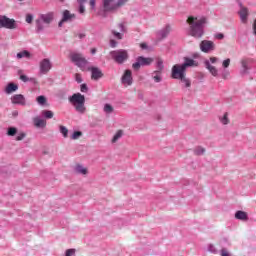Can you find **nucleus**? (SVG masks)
Wrapping results in <instances>:
<instances>
[{
    "mask_svg": "<svg viewBox=\"0 0 256 256\" xmlns=\"http://www.w3.org/2000/svg\"><path fill=\"white\" fill-rule=\"evenodd\" d=\"M91 53H92V55H95V53H97V49L96 48H92L91 49Z\"/></svg>",
    "mask_w": 256,
    "mask_h": 256,
    "instance_id": "6e6d98bb",
    "label": "nucleus"
},
{
    "mask_svg": "<svg viewBox=\"0 0 256 256\" xmlns=\"http://www.w3.org/2000/svg\"><path fill=\"white\" fill-rule=\"evenodd\" d=\"M200 49L203 53H211V51H215V43L209 40H203L200 43Z\"/></svg>",
    "mask_w": 256,
    "mask_h": 256,
    "instance_id": "6e6552de",
    "label": "nucleus"
},
{
    "mask_svg": "<svg viewBox=\"0 0 256 256\" xmlns=\"http://www.w3.org/2000/svg\"><path fill=\"white\" fill-rule=\"evenodd\" d=\"M90 7H95V0H90Z\"/></svg>",
    "mask_w": 256,
    "mask_h": 256,
    "instance_id": "864d4df0",
    "label": "nucleus"
},
{
    "mask_svg": "<svg viewBox=\"0 0 256 256\" xmlns=\"http://www.w3.org/2000/svg\"><path fill=\"white\" fill-rule=\"evenodd\" d=\"M208 61H209L210 65H211V63L215 64V63H217V61H219V58H217V57H210V59Z\"/></svg>",
    "mask_w": 256,
    "mask_h": 256,
    "instance_id": "a18cd8bd",
    "label": "nucleus"
},
{
    "mask_svg": "<svg viewBox=\"0 0 256 256\" xmlns=\"http://www.w3.org/2000/svg\"><path fill=\"white\" fill-rule=\"evenodd\" d=\"M221 256H231V254L229 253V251L225 248H222L221 249V253H220Z\"/></svg>",
    "mask_w": 256,
    "mask_h": 256,
    "instance_id": "a19ab883",
    "label": "nucleus"
},
{
    "mask_svg": "<svg viewBox=\"0 0 256 256\" xmlns=\"http://www.w3.org/2000/svg\"><path fill=\"white\" fill-rule=\"evenodd\" d=\"M153 79L155 81V83H161V75L157 74L155 76H153Z\"/></svg>",
    "mask_w": 256,
    "mask_h": 256,
    "instance_id": "c03bdc74",
    "label": "nucleus"
},
{
    "mask_svg": "<svg viewBox=\"0 0 256 256\" xmlns=\"http://www.w3.org/2000/svg\"><path fill=\"white\" fill-rule=\"evenodd\" d=\"M7 135L9 137H15V135H17V128L15 127L8 128Z\"/></svg>",
    "mask_w": 256,
    "mask_h": 256,
    "instance_id": "cd10ccee",
    "label": "nucleus"
},
{
    "mask_svg": "<svg viewBox=\"0 0 256 256\" xmlns=\"http://www.w3.org/2000/svg\"><path fill=\"white\" fill-rule=\"evenodd\" d=\"M80 90L82 93H87V91H89V88L87 87V84H81Z\"/></svg>",
    "mask_w": 256,
    "mask_h": 256,
    "instance_id": "ea45409f",
    "label": "nucleus"
},
{
    "mask_svg": "<svg viewBox=\"0 0 256 256\" xmlns=\"http://www.w3.org/2000/svg\"><path fill=\"white\" fill-rule=\"evenodd\" d=\"M0 26L5 29H17L14 19L7 18V16H0Z\"/></svg>",
    "mask_w": 256,
    "mask_h": 256,
    "instance_id": "0eeeda50",
    "label": "nucleus"
},
{
    "mask_svg": "<svg viewBox=\"0 0 256 256\" xmlns=\"http://www.w3.org/2000/svg\"><path fill=\"white\" fill-rule=\"evenodd\" d=\"M26 23H33V15L31 14L26 15Z\"/></svg>",
    "mask_w": 256,
    "mask_h": 256,
    "instance_id": "37998d69",
    "label": "nucleus"
},
{
    "mask_svg": "<svg viewBox=\"0 0 256 256\" xmlns=\"http://www.w3.org/2000/svg\"><path fill=\"white\" fill-rule=\"evenodd\" d=\"M36 25H37L38 31H43L42 20H37V21H36Z\"/></svg>",
    "mask_w": 256,
    "mask_h": 256,
    "instance_id": "4c0bfd02",
    "label": "nucleus"
},
{
    "mask_svg": "<svg viewBox=\"0 0 256 256\" xmlns=\"http://www.w3.org/2000/svg\"><path fill=\"white\" fill-rule=\"evenodd\" d=\"M195 153L196 155H203V153H205V148L198 147L195 149Z\"/></svg>",
    "mask_w": 256,
    "mask_h": 256,
    "instance_id": "f704fd0d",
    "label": "nucleus"
},
{
    "mask_svg": "<svg viewBox=\"0 0 256 256\" xmlns=\"http://www.w3.org/2000/svg\"><path fill=\"white\" fill-rule=\"evenodd\" d=\"M17 89H19V86L15 83H9L6 87H5V93L7 95H11V93H15V91H17Z\"/></svg>",
    "mask_w": 256,
    "mask_h": 256,
    "instance_id": "f3484780",
    "label": "nucleus"
},
{
    "mask_svg": "<svg viewBox=\"0 0 256 256\" xmlns=\"http://www.w3.org/2000/svg\"><path fill=\"white\" fill-rule=\"evenodd\" d=\"M71 19H75V14H71V12H69V10H65L63 12V18L59 22V27H61V25H63V23H65L66 21H71Z\"/></svg>",
    "mask_w": 256,
    "mask_h": 256,
    "instance_id": "ddd939ff",
    "label": "nucleus"
},
{
    "mask_svg": "<svg viewBox=\"0 0 256 256\" xmlns=\"http://www.w3.org/2000/svg\"><path fill=\"white\" fill-rule=\"evenodd\" d=\"M163 60H158L157 61V71H155L154 73H161L163 71Z\"/></svg>",
    "mask_w": 256,
    "mask_h": 256,
    "instance_id": "c85d7f7f",
    "label": "nucleus"
},
{
    "mask_svg": "<svg viewBox=\"0 0 256 256\" xmlns=\"http://www.w3.org/2000/svg\"><path fill=\"white\" fill-rule=\"evenodd\" d=\"M137 62L132 64V67L135 71H139V69H141V63L139 62V60H136Z\"/></svg>",
    "mask_w": 256,
    "mask_h": 256,
    "instance_id": "473e14b6",
    "label": "nucleus"
},
{
    "mask_svg": "<svg viewBox=\"0 0 256 256\" xmlns=\"http://www.w3.org/2000/svg\"><path fill=\"white\" fill-rule=\"evenodd\" d=\"M36 101H37L38 105H46L47 104V98L43 95L38 96L36 98Z\"/></svg>",
    "mask_w": 256,
    "mask_h": 256,
    "instance_id": "393cba45",
    "label": "nucleus"
},
{
    "mask_svg": "<svg viewBox=\"0 0 256 256\" xmlns=\"http://www.w3.org/2000/svg\"><path fill=\"white\" fill-rule=\"evenodd\" d=\"M23 57H25L26 59H29V57H31V53L27 50L17 53L18 59H23Z\"/></svg>",
    "mask_w": 256,
    "mask_h": 256,
    "instance_id": "4be33fe9",
    "label": "nucleus"
},
{
    "mask_svg": "<svg viewBox=\"0 0 256 256\" xmlns=\"http://www.w3.org/2000/svg\"><path fill=\"white\" fill-rule=\"evenodd\" d=\"M112 34L114 35V37H116V39H123V34L113 30Z\"/></svg>",
    "mask_w": 256,
    "mask_h": 256,
    "instance_id": "c9c22d12",
    "label": "nucleus"
},
{
    "mask_svg": "<svg viewBox=\"0 0 256 256\" xmlns=\"http://www.w3.org/2000/svg\"><path fill=\"white\" fill-rule=\"evenodd\" d=\"M121 137H123V131L118 130L116 132V134L114 135V137L112 138V143H117V141H119V139H121Z\"/></svg>",
    "mask_w": 256,
    "mask_h": 256,
    "instance_id": "5701e85b",
    "label": "nucleus"
},
{
    "mask_svg": "<svg viewBox=\"0 0 256 256\" xmlns=\"http://www.w3.org/2000/svg\"><path fill=\"white\" fill-rule=\"evenodd\" d=\"M186 23H188L190 27L189 33L191 37H195L196 39L203 37V29L205 27V23H207V18L189 16L188 19L186 20Z\"/></svg>",
    "mask_w": 256,
    "mask_h": 256,
    "instance_id": "f03ea898",
    "label": "nucleus"
},
{
    "mask_svg": "<svg viewBox=\"0 0 256 256\" xmlns=\"http://www.w3.org/2000/svg\"><path fill=\"white\" fill-rule=\"evenodd\" d=\"M20 80L24 83H27V81H29V77H27L26 75H20Z\"/></svg>",
    "mask_w": 256,
    "mask_h": 256,
    "instance_id": "49530a36",
    "label": "nucleus"
},
{
    "mask_svg": "<svg viewBox=\"0 0 256 256\" xmlns=\"http://www.w3.org/2000/svg\"><path fill=\"white\" fill-rule=\"evenodd\" d=\"M138 61L140 62V65L142 67H145V66L151 65V63H153V58H145L143 56H139Z\"/></svg>",
    "mask_w": 256,
    "mask_h": 256,
    "instance_id": "a211bd4d",
    "label": "nucleus"
},
{
    "mask_svg": "<svg viewBox=\"0 0 256 256\" xmlns=\"http://www.w3.org/2000/svg\"><path fill=\"white\" fill-rule=\"evenodd\" d=\"M76 173H81V175H87V168L77 165L76 166Z\"/></svg>",
    "mask_w": 256,
    "mask_h": 256,
    "instance_id": "a878e982",
    "label": "nucleus"
},
{
    "mask_svg": "<svg viewBox=\"0 0 256 256\" xmlns=\"http://www.w3.org/2000/svg\"><path fill=\"white\" fill-rule=\"evenodd\" d=\"M83 135V132L81 131H75L72 136H71V139L73 140H76V139H79V137H81Z\"/></svg>",
    "mask_w": 256,
    "mask_h": 256,
    "instance_id": "7c9ffc66",
    "label": "nucleus"
},
{
    "mask_svg": "<svg viewBox=\"0 0 256 256\" xmlns=\"http://www.w3.org/2000/svg\"><path fill=\"white\" fill-rule=\"evenodd\" d=\"M70 60L72 63H74V65H76V67H79V69H81V71H85V69H87V59L85 58V56H83V54L81 53H77V52H72L70 53Z\"/></svg>",
    "mask_w": 256,
    "mask_h": 256,
    "instance_id": "20e7f679",
    "label": "nucleus"
},
{
    "mask_svg": "<svg viewBox=\"0 0 256 256\" xmlns=\"http://www.w3.org/2000/svg\"><path fill=\"white\" fill-rule=\"evenodd\" d=\"M140 47H141L142 49H147V44L142 43V44H140Z\"/></svg>",
    "mask_w": 256,
    "mask_h": 256,
    "instance_id": "5fc2aeb1",
    "label": "nucleus"
},
{
    "mask_svg": "<svg viewBox=\"0 0 256 256\" xmlns=\"http://www.w3.org/2000/svg\"><path fill=\"white\" fill-rule=\"evenodd\" d=\"M34 125H35V127H46L47 121L40 119V118H35Z\"/></svg>",
    "mask_w": 256,
    "mask_h": 256,
    "instance_id": "aec40b11",
    "label": "nucleus"
},
{
    "mask_svg": "<svg viewBox=\"0 0 256 256\" xmlns=\"http://www.w3.org/2000/svg\"><path fill=\"white\" fill-rule=\"evenodd\" d=\"M110 55L115 63H118L119 65H122V63H125V61L129 59V53L127 50L123 49L111 51Z\"/></svg>",
    "mask_w": 256,
    "mask_h": 256,
    "instance_id": "423d86ee",
    "label": "nucleus"
},
{
    "mask_svg": "<svg viewBox=\"0 0 256 256\" xmlns=\"http://www.w3.org/2000/svg\"><path fill=\"white\" fill-rule=\"evenodd\" d=\"M104 111L105 113H113V106H111L110 104H105Z\"/></svg>",
    "mask_w": 256,
    "mask_h": 256,
    "instance_id": "2f4dec72",
    "label": "nucleus"
},
{
    "mask_svg": "<svg viewBox=\"0 0 256 256\" xmlns=\"http://www.w3.org/2000/svg\"><path fill=\"white\" fill-rule=\"evenodd\" d=\"M51 60L45 58L40 62V71L41 73H43L44 75H46V73H49V71H51Z\"/></svg>",
    "mask_w": 256,
    "mask_h": 256,
    "instance_id": "9d476101",
    "label": "nucleus"
},
{
    "mask_svg": "<svg viewBox=\"0 0 256 256\" xmlns=\"http://www.w3.org/2000/svg\"><path fill=\"white\" fill-rule=\"evenodd\" d=\"M204 65L213 77H217V75H219V71L217 70V68L215 66L211 65V62H209V60H205Z\"/></svg>",
    "mask_w": 256,
    "mask_h": 256,
    "instance_id": "f8f14e48",
    "label": "nucleus"
},
{
    "mask_svg": "<svg viewBox=\"0 0 256 256\" xmlns=\"http://www.w3.org/2000/svg\"><path fill=\"white\" fill-rule=\"evenodd\" d=\"M224 79H227V75L223 76Z\"/></svg>",
    "mask_w": 256,
    "mask_h": 256,
    "instance_id": "bf43d9fd",
    "label": "nucleus"
},
{
    "mask_svg": "<svg viewBox=\"0 0 256 256\" xmlns=\"http://www.w3.org/2000/svg\"><path fill=\"white\" fill-rule=\"evenodd\" d=\"M75 81L78 83H83V78L81 77V74L79 73L75 74Z\"/></svg>",
    "mask_w": 256,
    "mask_h": 256,
    "instance_id": "58836bf2",
    "label": "nucleus"
},
{
    "mask_svg": "<svg viewBox=\"0 0 256 256\" xmlns=\"http://www.w3.org/2000/svg\"><path fill=\"white\" fill-rule=\"evenodd\" d=\"M54 18V14L53 12H48L46 14H42L40 16V19L43 23H46V25H49L51 23V21H53Z\"/></svg>",
    "mask_w": 256,
    "mask_h": 256,
    "instance_id": "2eb2a0df",
    "label": "nucleus"
},
{
    "mask_svg": "<svg viewBox=\"0 0 256 256\" xmlns=\"http://www.w3.org/2000/svg\"><path fill=\"white\" fill-rule=\"evenodd\" d=\"M79 13H85V6L83 4H80Z\"/></svg>",
    "mask_w": 256,
    "mask_h": 256,
    "instance_id": "de8ad7c7",
    "label": "nucleus"
},
{
    "mask_svg": "<svg viewBox=\"0 0 256 256\" xmlns=\"http://www.w3.org/2000/svg\"><path fill=\"white\" fill-rule=\"evenodd\" d=\"M216 39H223L225 37V35L219 33V34H216Z\"/></svg>",
    "mask_w": 256,
    "mask_h": 256,
    "instance_id": "3c124183",
    "label": "nucleus"
},
{
    "mask_svg": "<svg viewBox=\"0 0 256 256\" xmlns=\"http://www.w3.org/2000/svg\"><path fill=\"white\" fill-rule=\"evenodd\" d=\"M42 115L43 117H45V119H53V111L51 110H43L42 111Z\"/></svg>",
    "mask_w": 256,
    "mask_h": 256,
    "instance_id": "b1692460",
    "label": "nucleus"
},
{
    "mask_svg": "<svg viewBox=\"0 0 256 256\" xmlns=\"http://www.w3.org/2000/svg\"><path fill=\"white\" fill-rule=\"evenodd\" d=\"M27 137V134H25L24 132H21L18 134V136L16 137V141H23V139Z\"/></svg>",
    "mask_w": 256,
    "mask_h": 256,
    "instance_id": "72a5a7b5",
    "label": "nucleus"
},
{
    "mask_svg": "<svg viewBox=\"0 0 256 256\" xmlns=\"http://www.w3.org/2000/svg\"><path fill=\"white\" fill-rule=\"evenodd\" d=\"M73 255H75V249L66 250L65 256H73Z\"/></svg>",
    "mask_w": 256,
    "mask_h": 256,
    "instance_id": "79ce46f5",
    "label": "nucleus"
},
{
    "mask_svg": "<svg viewBox=\"0 0 256 256\" xmlns=\"http://www.w3.org/2000/svg\"><path fill=\"white\" fill-rule=\"evenodd\" d=\"M235 217L236 219H239L240 221H247V219H249V217L247 216V212H244V211H237L235 213Z\"/></svg>",
    "mask_w": 256,
    "mask_h": 256,
    "instance_id": "6ab92c4d",
    "label": "nucleus"
},
{
    "mask_svg": "<svg viewBox=\"0 0 256 256\" xmlns=\"http://www.w3.org/2000/svg\"><path fill=\"white\" fill-rule=\"evenodd\" d=\"M253 31H254V35H256V19L254 20V24H253Z\"/></svg>",
    "mask_w": 256,
    "mask_h": 256,
    "instance_id": "603ef678",
    "label": "nucleus"
},
{
    "mask_svg": "<svg viewBox=\"0 0 256 256\" xmlns=\"http://www.w3.org/2000/svg\"><path fill=\"white\" fill-rule=\"evenodd\" d=\"M222 65H223L224 69H227V67H229V65H231V59L228 58V59L224 60Z\"/></svg>",
    "mask_w": 256,
    "mask_h": 256,
    "instance_id": "e433bc0d",
    "label": "nucleus"
},
{
    "mask_svg": "<svg viewBox=\"0 0 256 256\" xmlns=\"http://www.w3.org/2000/svg\"><path fill=\"white\" fill-rule=\"evenodd\" d=\"M68 101L73 105L74 109H76L78 113L83 114L87 111V108L85 107V95L81 93H74L68 98Z\"/></svg>",
    "mask_w": 256,
    "mask_h": 256,
    "instance_id": "7ed1b4c3",
    "label": "nucleus"
},
{
    "mask_svg": "<svg viewBox=\"0 0 256 256\" xmlns=\"http://www.w3.org/2000/svg\"><path fill=\"white\" fill-rule=\"evenodd\" d=\"M199 65L197 61L191 58H184L183 64H175L172 67V79H178L181 83L185 84V87H191V80L187 78V67H197Z\"/></svg>",
    "mask_w": 256,
    "mask_h": 256,
    "instance_id": "f257e3e1",
    "label": "nucleus"
},
{
    "mask_svg": "<svg viewBox=\"0 0 256 256\" xmlns=\"http://www.w3.org/2000/svg\"><path fill=\"white\" fill-rule=\"evenodd\" d=\"M78 3H80V5H83V3H85V0H78Z\"/></svg>",
    "mask_w": 256,
    "mask_h": 256,
    "instance_id": "4d7b16f0",
    "label": "nucleus"
},
{
    "mask_svg": "<svg viewBox=\"0 0 256 256\" xmlns=\"http://www.w3.org/2000/svg\"><path fill=\"white\" fill-rule=\"evenodd\" d=\"M239 15L242 23H247V17H249V10L246 7L241 6Z\"/></svg>",
    "mask_w": 256,
    "mask_h": 256,
    "instance_id": "dca6fc26",
    "label": "nucleus"
},
{
    "mask_svg": "<svg viewBox=\"0 0 256 256\" xmlns=\"http://www.w3.org/2000/svg\"><path fill=\"white\" fill-rule=\"evenodd\" d=\"M220 121L222 125H229V114L226 112Z\"/></svg>",
    "mask_w": 256,
    "mask_h": 256,
    "instance_id": "bb28decb",
    "label": "nucleus"
},
{
    "mask_svg": "<svg viewBox=\"0 0 256 256\" xmlns=\"http://www.w3.org/2000/svg\"><path fill=\"white\" fill-rule=\"evenodd\" d=\"M119 28H120V31L125 32V24L120 23Z\"/></svg>",
    "mask_w": 256,
    "mask_h": 256,
    "instance_id": "8fccbe9b",
    "label": "nucleus"
},
{
    "mask_svg": "<svg viewBox=\"0 0 256 256\" xmlns=\"http://www.w3.org/2000/svg\"><path fill=\"white\" fill-rule=\"evenodd\" d=\"M90 71L92 73L91 79H94V81H97L101 79V77H103V72H101L100 69L97 67H92Z\"/></svg>",
    "mask_w": 256,
    "mask_h": 256,
    "instance_id": "4468645a",
    "label": "nucleus"
},
{
    "mask_svg": "<svg viewBox=\"0 0 256 256\" xmlns=\"http://www.w3.org/2000/svg\"><path fill=\"white\" fill-rule=\"evenodd\" d=\"M169 33H171V27L166 26L163 30H161L159 32V35L162 36V39H165V37H167V35H169Z\"/></svg>",
    "mask_w": 256,
    "mask_h": 256,
    "instance_id": "412c9836",
    "label": "nucleus"
},
{
    "mask_svg": "<svg viewBox=\"0 0 256 256\" xmlns=\"http://www.w3.org/2000/svg\"><path fill=\"white\" fill-rule=\"evenodd\" d=\"M224 79H227V75L223 76Z\"/></svg>",
    "mask_w": 256,
    "mask_h": 256,
    "instance_id": "052dcab7",
    "label": "nucleus"
},
{
    "mask_svg": "<svg viewBox=\"0 0 256 256\" xmlns=\"http://www.w3.org/2000/svg\"><path fill=\"white\" fill-rule=\"evenodd\" d=\"M18 1H23V0H18Z\"/></svg>",
    "mask_w": 256,
    "mask_h": 256,
    "instance_id": "680f3d73",
    "label": "nucleus"
},
{
    "mask_svg": "<svg viewBox=\"0 0 256 256\" xmlns=\"http://www.w3.org/2000/svg\"><path fill=\"white\" fill-rule=\"evenodd\" d=\"M110 47H117V41L110 40Z\"/></svg>",
    "mask_w": 256,
    "mask_h": 256,
    "instance_id": "09e8293b",
    "label": "nucleus"
},
{
    "mask_svg": "<svg viewBox=\"0 0 256 256\" xmlns=\"http://www.w3.org/2000/svg\"><path fill=\"white\" fill-rule=\"evenodd\" d=\"M79 37L80 39H83V37H85V34H80Z\"/></svg>",
    "mask_w": 256,
    "mask_h": 256,
    "instance_id": "13d9d810",
    "label": "nucleus"
},
{
    "mask_svg": "<svg viewBox=\"0 0 256 256\" xmlns=\"http://www.w3.org/2000/svg\"><path fill=\"white\" fill-rule=\"evenodd\" d=\"M123 85H132L133 84V76L131 70H126L122 76Z\"/></svg>",
    "mask_w": 256,
    "mask_h": 256,
    "instance_id": "9b49d317",
    "label": "nucleus"
},
{
    "mask_svg": "<svg viewBox=\"0 0 256 256\" xmlns=\"http://www.w3.org/2000/svg\"><path fill=\"white\" fill-rule=\"evenodd\" d=\"M11 103H13V105H22V106L27 105V101L25 100V96H23V94L13 95L11 97Z\"/></svg>",
    "mask_w": 256,
    "mask_h": 256,
    "instance_id": "1a4fd4ad",
    "label": "nucleus"
},
{
    "mask_svg": "<svg viewBox=\"0 0 256 256\" xmlns=\"http://www.w3.org/2000/svg\"><path fill=\"white\" fill-rule=\"evenodd\" d=\"M60 133H62L63 137H67L69 130L65 126H60Z\"/></svg>",
    "mask_w": 256,
    "mask_h": 256,
    "instance_id": "c756f323",
    "label": "nucleus"
},
{
    "mask_svg": "<svg viewBox=\"0 0 256 256\" xmlns=\"http://www.w3.org/2000/svg\"><path fill=\"white\" fill-rule=\"evenodd\" d=\"M128 0H103L104 11H117L120 7H123Z\"/></svg>",
    "mask_w": 256,
    "mask_h": 256,
    "instance_id": "39448f33",
    "label": "nucleus"
}]
</instances>
